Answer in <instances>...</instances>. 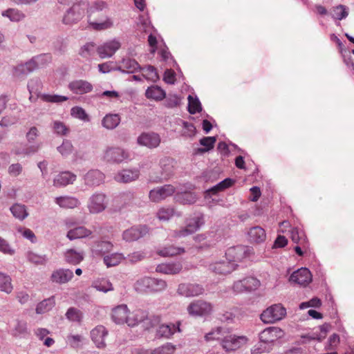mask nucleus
<instances>
[{
  "mask_svg": "<svg viewBox=\"0 0 354 354\" xmlns=\"http://www.w3.org/2000/svg\"><path fill=\"white\" fill-rule=\"evenodd\" d=\"M88 3L86 1H80L73 4L66 10L64 15L62 22L66 25H73L83 19L86 13L88 14V22L95 30H104L111 28L113 26V20L111 17H106L100 22L91 21V10H88Z\"/></svg>",
  "mask_w": 354,
  "mask_h": 354,
  "instance_id": "1",
  "label": "nucleus"
},
{
  "mask_svg": "<svg viewBox=\"0 0 354 354\" xmlns=\"http://www.w3.org/2000/svg\"><path fill=\"white\" fill-rule=\"evenodd\" d=\"M205 223L204 216L198 213L186 220L185 226L174 230L171 236L180 239L191 235L198 231Z\"/></svg>",
  "mask_w": 354,
  "mask_h": 354,
  "instance_id": "2",
  "label": "nucleus"
},
{
  "mask_svg": "<svg viewBox=\"0 0 354 354\" xmlns=\"http://www.w3.org/2000/svg\"><path fill=\"white\" fill-rule=\"evenodd\" d=\"M49 57L44 55L33 57L28 62L19 64L13 68V76L17 78H24L29 73L37 68L44 60H46Z\"/></svg>",
  "mask_w": 354,
  "mask_h": 354,
  "instance_id": "3",
  "label": "nucleus"
},
{
  "mask_svg": "<svg viewBox=\"0 0 354 354\" xmlns=\"http://www.w3.org/2000/svg\"><path fill=\"white\" fill-rule=\"evenodd\" d=\"M286 315V310L281 304H273L262 312L260 319L264 324H273L281 320Z\"/></svg>",
  "mask_w": 354,
  "mask_h": 354,
  "instance_id": "4",
  "label": "nucleus"
},
{
  "mask_svg": "<svg viewBox=\"0 0 354 354\" xmlns=\"http://www.w3.org/2000/svg\"><path fill=\"white\" fill-rule=\"evenodd\" d=\"M285 335L284 331L277 326H270L262 330L259 335V338L261 342L269 346L270 349H272L274 344L279 339L283 338Z\"/></svg>",
  "mask_w": 354,
  "mask_h": 354,
  "instance_id": "5",
  "label": "nucleus"
},
{
  "mask_svg": "<svg viewBox=\"0 0 354 354\" xmlns=\"http://www.w3.org/2000/svg\"><path fill=\"white\" fill-rule=\"evenodd\" d=\"M160 176H151V180L153 183H160L169 179L174 174L173 160L164 157L160 160Z\"/></svg>",
  "mask_w": 354,
  "mask_h": 354,
  "instance_id": "6",
  "label": "nucleus"
},
{
  "mask_svg": "<svg viewBox=\"0 0 354 354\" xmlns=\"http://www.w3.org/2000/svg\"><path fill=\"white\" fill-rule=\"evenodd\" d=\"M107 206L106 195L96 192L88 199L87 207L91 214H97L103 212Z\"/></svg>",
  "mask_w": 354,
  "mask_h": 354,
  "instance_id": "7",
  "label": "nucleus"
},
{
  "mask_svg": "<svg viewBox=\"0 0 354 354\" xmlns=\"http://www.w3.org/2000/svg\"><path fill=\"white\" fill-rule=\"evenodd\" d=\"M260 286V281L252 277H247L241 280L235 281L232 290L236 293L250 292L257 290Z\"/></svg>",
  "mask_w": 354,
  "mask_h": 354,
  "instance_id": "8",
  "label": "nucleus"
},
{
  "mask_svg": "<svg viewBox=\"0 0 354 354\" xmlns=\"http://www.w3.org/2000/svg\"><path fill=\"white\" fill-rule=\"evenodd\" d=\"M176 192V188L174 185L167 184L163 186L157 187L149 193V198L151 201L153 203H158L167 197L172 196Z\"/></svg>",
  "mask_w": 354,
  "mask_h": 354,
  "instance_id": "9",
  "label": "nucleus"
},
{
  "mask_svg": "<svg viewBox=\"0 0 354 354\" xmlns=\"http://www.w3.org/2000/svg\"><path fill=\"white\" fill-rule=\"evenodd\" d=\"M250 248L243 245H238L228 248L225 252V259L230 263H237L248 257Z\"/></svg>",
  "mask_w": 354,
  "mask_h": 354,
  "instance_id": "10",
  "label": "nucleus"
},
{
  "mask_svg": "<svg viewBox=\"0 0 354 354\" xmlns=\"http://www.w3.org/2000/svg\"><path fill=\"white\" fill-rule=\"evenodd\" d=\"M212 310L210 303L203 300H196L187 306V311L192 316H203L209 314Z\"/></svg>",
  "mask_w": 354,
  "mask_h": 354,
  "instance_id": "11",
  "label": "nucleus"
},
{
  "mask_svg": "<svg viewBox=\"0 0 354 354\" xmlns=\"http://www.w3.org/2000/svg\"><path fill=\"white\" fill-rule=\"evenodd\" d=\"M149 233L146 225H135L122 232V239L126 242H131L145 236Z\"/></svg>",
  "mask_w": 354,
  "mask_h": 354,
  "instance_id": "12",
  "label": "nucleus"
},
{
  "mask_svg": "<svg viewBox=\"0 0 354 354\" xmlns=\"http://www.w3.org/2000/svg\"><path fill=\"white\" fill-rule=\"evenodd\" d=\"M247 342V338L244 336L236 337L235 335H224L221 344L226 351H235L245 344Z\"/></svg>",
  "mask_w": 354,
  "mask_h": 354,
  "instance_id": "13",
  "label": "nucleus"
},
{
  "mask_svg": "<svg viewBox=\"0 0 354 354\" xmlns=\"http://www.w3.org/2000/svg\"><path fill=\"white\" fill-rule=\"evenodd\" d=\"M121 44L117 39L106 41L97 48V53L102 59L112 57L120 48Z\"/></svg>",
  "mask_w": 354,
  "mask_h": 354,
  "instance_id": "14",
  "label": "nucleus"
},
{
  "mask_svg": "<svg viewBox=\"0 0 354 354\" xmlns=\"http://www.w3.org/2000/svg\"><path fill=\"white\" fill-rule=\"evenodd\" d=\"M161 142L160 136L153 132L143 133L138 137L137 142L149 149L156 148Z\"/></svg>",
  "mask_w": 354,
  "mask_h": 354,
  "instance_id": "15",
  "label": "nucleus"
},
{
  "mask_svg": "<svg viewBox=\"0 0 354 354\" xmlns=\"http://www.w3.org/2000/svg\"><path fill=\"white\" fill-rule=\"evenodd\" d=\"M201 286L195 283H180L178 285L177 293L186 297H196L203 293Z\"/></svg>",
  "mask_w": 354,
  "mask_h": 354,
  "instance_id": "16",
  "label": "nucleus"
},
{
  "mask_svg": "<svg viewBox=\"0 0 354 354\" xmlns=\"http://www.w3.org/2000/svg\"><path fill=\"white\" fill-rule=\"evenodd\" d=\"M290 281L300 286H306L312 281V274L306 268L295 271L290 277Z\"/></svg>",
  "mask_w": 354,
  "mask_h": 354,
  "instance_id": "17",
  "label": "nucleus"
},
{
  "mask_svg": "<svg viewBox=\"0 0 354 354\" xmlns=\"http://www.w3.org/2000/svg\"><path fill=\"white\" fill-rule=\"evenodd\" d=\"M104 158L108 162H121L129 158V154L123 149L110 147L105 151Z\"/></svg>",
  "mask_w": 354,
  "mask_h": 354,
  "instance_id": "18",
  "label": "nucleus"
},
{
  "mask_svg": "<svg viewBox=\"0 0 354 354\" xmlns=\"http://www.w3.org/2000/svg\"><path fill=\"white\" fill-rule=\"evenodd\" d=\"M108 335V330L102 325L97 326L91 331V337L96 346L102 348L106 346L105 337Z\"/></svg>",
  "mask_w": 354,
  "mask_h": 354,
  "instance_id": "19",
  "label": "nucleus"
},
{
  "mask_svg": "<svg viewBox=\"0 0 354 354\" xmlns=\"http://www.w3.org/2000/svg\"><path fill=\"white\" fill-rule=\"evenodd\" d=\"M249 242L251 243L261 244L266 241L267 235L266 230L261 226H254L247 232Z\"/></svg>",
  "mask_w": 354,
  "mask_h": 354,
  "instance_id": "20",
  "label": "nucleus"
},
{
  "mask_svg": "<svg viewBox=\"0 0 354 354\" xmlns=\"http://www.w3.org/2000/svg\"><path fill=\"white\" fill-rule=\"evenodd\" d=\"M68 88L75 94L83 95L92 91L93 87L88 81L76 80L69 83Z\"/></svg>",
  "mask_w": 354,
  "mask_h": 354,
  "instance_id": "21",
  "label": "nucleus"
},
{
  "mask_svg": "<svg viewBox=\"0 0 354 354\" xmlns=\"http://www.w3.org/2000/svg\"><path fill=\"white\" fill-rule=\"evenodd\" d=\"M73 277V272L69 269L59 268L54 270L50 276L53 283L63 284L70 281Z\"/></svg>",
  "mask_w": 354,
  "mask_h": 354,
  "instance_id": "22",
  "label": "nucleus"
},
{
  "mask_svg": "<svg viewBox=\"0 0 354 354\" xmlns=\"http://www.w3.org/2000/svg\"><path fill=\"white\" fill-rule=\"evenodd\" d=\"M236 269V263H230L228 261H221L211 263L209 270L221 274H226L232 272Z\"/></svg>",
  "mask_w": 354,
  "mask_h": 354,
  "instance_id": "23",
  "label": "nucleus"
},
{
  "mask_svg": "<svg viewBox=\"0 0 354 354\" xmlns=\"http://www.w3.org/2000/svg\"><path fill=\"white\" fill-rule=\"evenodd\" d=\"M179 324H163L158 326L156 336L158 338L169 339L176 332H180Z\"/></svg>",
  "mask_w": 354,
  "mask_h": 354,
  "instance_id": "24",
  "label": "nucleus"
},
{
  "mask_svg": "<svg viewBox=\"0 0 354 354\" xmlns=\"http://www.w3.org/2000/svg\"><path fill=\"white\" fill-rule=\"evenodd\" d=\"M140 176V171L138 169H123L114 176V179L119 183H129L136 180Z\"/></svg>",
  "mask_w": 354,
  "mask_h": 354,
  "instance_id": "25",
  "label": "nucleus"
},
{
  "mask_svg": "<svg viewBox=\"0 0 354 354\" xmlns=\"http://www.w3.org/2000/svg\"><path fill=\"white\" fill-rule=\"evenodd\" d=\"M104 175L97 169L88 171L84 176V184L88 187L98 186L104 182Z\"/></svg>",
  "mask_w": 354,
  "mask_h": 354,
  "instance_id": "26",
  "label": "nucleus"
},
{
  "mask_svg": "<svg viewBox=\"0 0 354 354\" xmlns=\"http://www.w3.org/2000/svg\"><path fill=\"white\" fill-rule=\"evenodd\" d=\"M76 175L71 171H62L53 178V185L56 187H65L73 184L76 180Z\"/></svg>",
  "mask_w": 354,
  "mask_h": 354,
  "instance_id": "27",
  "label": "nucleus"
},
{
  "mask_svg": "<svg viewBox=\"0 0 354 354\" xmlns=\"http://www.w3.org/2000/svg\"><path fill=\"white\" fill-rule=\"evenodd\" d=\"M113 248L111 241H98L93 243L91 247L92 254L95 257H103L110 252Z\"/></svg>",
  "mask_w": 354,
  "mask_h": 354,
  "instance_id": "28",
  "label": "nucleus"
},
{
  "mask_svg": "<svg viewBox=\"0 0 354 354\" xmlns=\"http://www.w3.org/2000/svg\"><path fill=\"white\" fill-rule=\"evenodd\" d=\"M128 316L129 309L125 304L119 305L112 310L111 317L117 324H127Z\"/></svg>",
  "mask_w": 354,
  "mask_h": 354,
  "instance_id": "29",
  "label": "nucleus"
},
{
  "mask_svg": "<svg viewBox=\"0 0 354 354\" xmlns=\"http://www.w3.org/2000/svg\"><path fill=\"white\" fill-rule=\"evenodd\" d=\"M183 269V266L180 262H174L169 263H161L157 266L156 270L158 272L165 274H176Z\"/></svg>",
  "mask_w": 354,
  "mask_h": 354,
  "instance_id": "30",
  "label": "nucleus"
},
{
  "mask_svg": "<svg viewBox=\"0 0 354 354\" xmlns=\"http://www.w3.org/2000/svg\"><path fill=\"white\" fill-rule=\"evenodd\" d=\"M40 149V145H33L30 146H23L22 145H16L12 149V153L17 156H28L36 153Z\"/></svg>",
  "mask_w": 354,
  "mask_h": 354,
  "instance_id": "31",
  "label": "nucleus"
},
{
  "mask_svg": "<svg viewBox=\"0 0 354 354\" xmlns=\"http://www.w3.org/2000/svg\"><path fill=\"white\" fill-rule=\"evenodd\" d=\"M55 202L62 208L73 209L80 205V202L77 198L69 196L56 197Z\"/></svg>",
  "mask_w": 354,
  "mask_h": 354,
  "instance_id": "32",
  "label": "nucleus"
},
{
  "mask_svg": "<svg viewBox=\"0 0 354 354\" xmlns=\"http://www.w3.org/2000/svg\"><path fill=\"white\" fill-rule=\"evenodd\" d=\"M147 316L148 313L141 309L135 310L131 313L129 312L127 325L132 327L135 326L147 319Z\"/></svg>",
  "mask_w": 354,
  "mask_h": 354,
  "instance_id": "33",
  "label": "nucleus"
},
{
  "mask_svg": "<svg viewBox=\"0 0 354 354\" xmlns=\"http://www.w3.org/2000/svg\"><path fill=\"white\" fill-rule=\"evenodd\" d=\"M93 232L84 226H80L70 230L66 234V237L72 241L77 239L88 237L92 234Z\"/></svg>",
  "mask_w": 354,
  "mask_h": 354,
  "instance_id": "34",
  "label": "nucleus"
},
{
  "mask_svg": "<svg viewBox=\"0 0 354 354\" xmlns=\"http://www.w3.org/2000/svg\"><path fill=\"white\" fill-rule=\"evenodd\" d=\"M84 254L83 251H77L74 249H68L64 252V258L67 263L73 265L79 264L83 261Z\"/></svg>",
  "mask_w": 354,
  "mask_h": 354,
  "instance_id": "35",
  "label": "nucleus"
},
{
  "mask_svg": "<svg viewBox=\"0 0 354 354\" xmlns=\"http://www.w3.org/2000/svg\"><path fill=\"white\" fill-rule=\"evenodd\" d=\"M139 68L140 66L136 60L124 58L122 60L121 65L115 68V70L122 73H132L136 72Z\"/></svg>",
  "mask_w": 354,
  "mask_h": 354,
  "instance_id": "36",
  "label": "nucleus"
},
{
  "mask_svg": "<svg viewBox=\"0 0 354 354\" xmlns=\"http://www.w3.org/2000/svg\"><path fill=\"white\" fill-rule=\"evenodd\" d=\"M14 286L11 277L0 271V291L10 295L12 292Z\"/></svg>",
  "mask_w": 354,
  "mask_h": 354,
  "instance_id": "37",
  "label": "nucleus"
},
{
  "mask_svg": "<svg viewBox=\"0 0 354 354\" xmlns=\"http://www.w3.org/2000/svg\"><path fill=\"white\" fill-rule=\"evenodd\" d=\"M234 181L231 178H225L221 182L216 184L215 186L209 189L206 191L205 197L207 198L210 196L211 194H216L218 192L223 191L224 189L231 187L234 184Z\"/></svg>",
  "mask_w": 354,
  "mask_h": 354,
  "instance_id": "38",
  "label": "nucleus"
},
{
  "mask_svg": "<svg viewBox=\"0 0 354 354\" xmlns=\"http://www.w3.org/2000/svg\"><path fill=\"white\" fill-rule=\"evenodd\" d=\"M120 117L118 114H106L102 120V126L107 129H114L120 123Z\"/></svg>",
  "mask_w": 354,
  "mask_h": 354,
  "instance_id": "39",
  "label": "nucleus"
},
{
  "mask_svg": "<svg viewBox=\"0 0 354 354\" xmlns=\"http://www.w3.org/2000/svg\"><path fill=\"white\" fill-rule=\"evenodd\" d=\"M124 259L123 254L115 252L104 256L103 262L107 268H111L119 265Z\"/></svg>",
  "mask_w": 354,
  "mask_h": 354,
  "instance_id": "40",
  "label": "nucleus"
},
{
  "mask_svg": "<svg viewBox=\"0 0 354 354\" xmlns=\"http://www.w3.org/2000/svg\"><path fill=\"white\" fill-rule=\"evenodd\" d=\"M145 95L149 99L160 101L165 97L166 93L160 87L151 86L147 89Z\"/></svg>",
  "mask_w": 354,
  "mask_h": 354,
  "instance_id": "41",
  "label": "nucleus"
},
{
  "mask_svg": "<svg viewBox=\"0 0 354 354\" xmlns=\"http://www.w3.org/2000/svg\"><path fill=\"white\" fill-rule=\"evenodd\" d=\"M291 239L294 243L299 244L304 249L308 248L307 238L304 232L298 228H293L291 230Z\"/></svg>",
  "mask_w": 354,
  "mask_h": 354,
  "instance_id": "42",
  "label": "nucleus"
},
{
  "mask_svg": "<svg viewBox=\"0 0 354 354\" xmlns=\"http://www.w3.org/2000/svg\"><path fill=\"white\" fill-rule=\"evenodd\" d=\"M10 209L13 216L20 221L24 220L28 216L26 207L24 205L15 203Z\"/></svg>",
  "mask_w": 354,
  "mask_h": 354,
  "instance_id": "43",
  "label": "nucleus"
},
{
  "mask_svg": "<svg viewBox=\"0 0 354 354\" xmlns=\"http://www.w3.org/2000/svg\"><path fill=\"white\" fill-rule=\"evenodd\" d=\"M167 287V283L165 280L151 277L148 293L160 292L165 290Z\"/></svg>",
  "mask_w": 354,
  "mask_h": 354,
  "instance_id": "44",
  "label": "nucleus"
},
{
  "mask_svg": "<svg viewBox=\"0 0 354 354\" xmlns=\"http://www.w3.org/2000/svg\"><path fill=\"white\" fill-rule=\"evenodd\" d=\"M177 347L170 342H167L153 349L150 354H174Z\"/></svg>",
  "mask_w": 354,
  "mask_h": 354,
  "instance_id": "45",
  "label": "nucleus"
},
{
  "mask_svg": "<svg viewBox=\"0 0 354 354\" xmlns=\"http://www.w3.org/2000/svg\"><path fill=\"white\" fill-rule=\"evenodd\" d=\"M151 281V277H142L136 281L134 284V288L138 292L148 293Z\"/></svg>",
  "mask_w": 354,
  "mask_h": 354,
  "instance_id": "46",
  "label": "nucleus"
},
{
  "mask_svg": "<svg viewBox=\"0 0 354 354\" xmlns=\"http://www.w3.org/2000/svg\"><path fill=\"white\" fill-rule=\"evenodd\" d=\"M185 252L183 248H176L173 245L164 247L158 250L157 253L162 257H173Z\"/></svg>",
  "mask_w": 354,
  "mask_h": 354,
  "instance_id": "47",
  "label": "nucleus"
},
{
  "mask_svg": "<svg viewBox=\"0 0 354 354\" xmlns=\"http://www.w3.org/2000/svg\"><path fill=\"white\" fill-rule=\"evenodd\" d=\"M55 304L54 297H50L41 301L36 308L37 314H43L51 310Z\"/></svg>",
  "mask_w": 354,
  "mask_h": 354,
  "instance_id": "48",
  "label": "nucleus"
},
{
  "mask_svg": "<svg viewBox=\"0 0 354 354\" xmlns=\"http://www.w3.org/2000/svg\"><path fill=\"white\" fill-rule=\"evenodd\" d=\"M15 110L12 113L7 114L0 120V125L1 127H7L15 124L19 120V111L16 110V107L14 108Z\"/></svg>",
  "mask_w": 354,
  "mask_h": 354,
  "instance_id": "49",
  "label": "nucleus"
},
{
  "mask_svg": "<svg viewBox=\"0 0 354 354\" xmlns=\"http://www.w3.org/2000/svg\"><path fill=\"white\" fill-rule=\"evenodd\" d=\"M1 15L3 17L9 18L10 21L16 22L24 19L25 17V15L22 12L14 8L3 11Z\"/></svg>",
  "mask_w": 354,
  "mask_h": 354,
  "instance_id": "50",
  "label": "nucleus"
},
{
  "mask_svg": "<svg viewBox=\"0 0 354 354\" xmlns=\"http://www.w3.org/2000/svg\"><path fill=\"white\" fill-rule=\"evenodd\" d=\"M216 141V140L215 137L209 136L203 138L200 140V144L204 146L205 148L197 149V153H202L212 149L214 147Z\"/></svg>",
  "mask_w": 354,
  "mask_h": 354,
  "instance_id": "51",
  "label": "nucleus"
},
{
  "mask_svg": "<svg viewBox=\"0 0 354 354\" xmlns=\"http://www.w3.org/2000/svg\"><path fill=\"white\" fill-rule=\"evenodd\" d=\"M96 45L93 42L86 43L81 47L79 54L84 58H89L93 56L95 51H97Z\"/></svg>",
  "mask_w": 354,
  "mask_h": 354,
  "instance_id": "52",
  "label": "nucleus"
},
{
  "mask_svg": "<svg viewBox=\"0 0 354 354\" xmlns=\"http://www.w3.org/2000/svg\"><path fill=\"white\" fill-rule=\"evenodd\" d=\"M52 128L54 132L59 136H67L69 132V128L64 123L59 120H54L52 122Z\"/></svg>",
  "mask_w": 354,
  "mask_h": 354,
  "instance_id": "53",
  "label": "nucleus"
},
{
  "mask_svg": "<svg viewBox=\"0 0 354 354\" xmlns=\"http://www.w3.org/2000/svg\"><path fill=\"white\" fill-rule=\"evenodd\" d=\"M143 76L148 80L156 82L159 80V75L157 73L156 68L153 66H147L142 69Z\"/></svg>",
  "mask_w": 354,
  "mask_h": 354,
  "instance_id": "54",
  "label": "nucleus"
},
{
  "mask_svg": "<svg viewBox=\"0 0 354 354\" xmlns=\"http://www.w3.org/2000/svg\"><path fill=\"white\" fill-rule=\"evenodd\" d=\"M57 151L63 157H67L73 153V146L68 140H64L62 145L57 147Z\"/></svg>",
  "mask_w": 354,
  "mask_h": 354,
  "instance_id": "55",
  "label": "nucleus"
},
{
  "mask_svg": "<svg viewBox=\"0 0 354 354\" xmlns=\"http://www.w3.org/2000/svg\"><path fill=\"white\" fill-rule=\"evenodd\" d=\"M175 215V211L172 207H161L157 212V217L160 221H167Z\"/></svg>",
  "mask_w": 354,
  "mask_h": 354,
  "instance_id": "56",
  "label": "nucleus"
},
{
  "mask_svg": "<svg viewBox=\"0 0 354 354\" xmlns=\"http://www.w3.org/2000/svg\"><path fill=\"white\" fill-rule=\"evenodd\" d=\"M187 100L188 111L191 114H195L196 113L200 112L202 110L201 102L196 97H194L189 95L187 97Z\"/></svg>",
  "mask_w": 354,
  "mask_h": 354,
  "instance_id": "57",
  "label": "nucleus"
},
{
  "mask_svg": "<svg viewBox=\"0 0 354 354\" xmlns=\"http://www.w3.org/2000/svg\"><path fill=\"white\" fill-rule=\"evenodd\" d=\"M225 335V331L221 327H217L206 334L205 337L207 341L214 339L222 341Z\"/></svg>",
  "mask_w": 354,
  "mask_h": 354,
  "instance_id": "58",
  "label": "nucleus"
},
{
  "mask_svg": "<svg viewBox=\"0 0 354 354\" xmlns=\"http://www.w3.org/2000/svg\"><path fill=\"white\" fill-rule=\"evenodd\" d=\"M196 195L193 192H185L177 196V201L183 204H193L197 201Z\"/></svg>",
  "mask_w": 354,
  "mask_h": 354,
  "instance_id": "59",
  "label": "nucleus"
},
{
  "mask_svg": "<svg viewBox=\"0 0 354 354\" xmlns=\"http://www.w3.org/2000/svg\"><path fill=\"white\" fill-rule=\"evenodd\" d=\"M40 97L44 102L52 103H61L68 99V97L55 94H42Z\"/></svg>",
  "mask_w": 354,
  "mask_h": 354,
  "instance_id": "60",
  "label": "nucleus"
},
{
  "mask_svg": "<svg viewBox=\"0 0 354 354\" xmlns=\"http://www.w3.org/2000/svg\"><path fill=\"white\" fill-rule=\"evenodd\" d=\"M93 286L95 288H96V290L103 292H107L113 289L112 283L109 280L105 279L96 281L94 283Z\"/></svg>",
  "mask_w": 354,
  "mask_h": 354,
  "instance_id": "61",
  "label": "nucleus"
},
{
  "mask_svg": "<svg viewBox=\"0 0 354 354\" xmlns=\"http://www.w3.org/2000/svg\"><path fill=\"white\" fill-rule=\"evenodd\" d=\"M71 114L73 118L81 120L84 122H88L89 117L85 110L80 106H74L71 110Z\"/></svg>",
  "mask_w": 354,
  "mask_h": 354,
  "instance_id": "62",
  "label": "nucleus"
},
{
  "mask_svg": "<svg viewBox=\"0 0 354 354\" xmlns=\"http://www.w3.org/2000/svg\"><path fill=\"white\" fill-rule=\"evenodd\" d=\"M66 317L71 322H80L82 318V314L80 310L70 308L66 313Z\"/></svg>",
  "mask_w": 354,
  "mask_h": 354,
  "instance_id": "63",
  "label": "nucleus"
},
{
  "mask_svg": "<svg viewBox=\"0 0 354 354\" xmlns=\"http://www.w3.org/2000/svg\"><path fill=\"white\" fill-rule=\"evenodd\" d=\"M348 16V11L346 6L339 5L335 7L333 11V17L335 19L342 20Z\"/></svg>",
  "mask_w": 354,
  "mask_h": 354,
  "instance_id": "64",
  "label": "nucleus"
}]
</instances>
